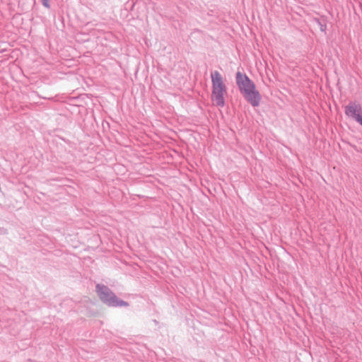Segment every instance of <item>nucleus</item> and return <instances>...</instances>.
Returning <instances> with one entry per match:
<instances>
[{
	"label": "nucleus",
	"instance_id": "nucleus-6",
	"mask_svg": "<svg viewBox=\"0 0 362 362\" xmlns=\"http://www.w3.org/2000/svg\"><path fill=\"white\" fill-rule=\"evenodd\" d=\"M317 22L320 26V29L322 32H325L326 30L327 26L325 24H322L319 20H317Z\"/></svg>",
	"mask_w": 362,
	"mask_h": 362
},
{
	"label": "nucleus",
	"instance_id": "nucleus-5",
	"mask_svg": "<svg viewBox=\"0 0 362 362\" xmlns=\"http://www.w3.org/2000/svg\"><path fill=\"white\" fill-rule=\"evenodd\" d=\"M246 101L252 107H258L262 99L259 92L256 89V86L252 89L243 94Z\"/></svg>",
	"mask_w": 362,
	"mask_h": 362
},
{
	"label": "nucleus",
	"instance_id": "nucleus-1",
	"mask_svg": "<svg viewBox=\"0 0 362 362\" xmlns=\"http://www.w3.org/2000/svg\"><path fill=\"white\" fill-rule=\"evenodd\" d=\"M212 83V99L216 105L223 107L225 105L224 95L227 93V88L223 82L221 74L218 71L211 73Z\"/></svg>",
	"mask_w": 362,
	"mask_h": 362
},
{
	"label": "nucleus",
	"instance_id": "nucleus-3",
	"mask_svg": "<svg viewBox=\"0 0 362 362\" xmlns=\"http://www.w3.org/2000/svg\"><path fill=\"white\" fill-rule=\"evenodd\" d=\"M344 113L362 126V107L360 104L350 102L345 106Z\"/></svg>",
	"mask_w": 362,
	"mask_h": 362
},
{
	"label": "nucleus",
	"instance_id": "nucleus-4",
	"mask_svg": "<svg viewBox=\"0 0 362 362\" xmlns=\"http://www.w3.org/2000/svg\"><path fill=\"white\" fill-rule=\"evenodd\" d=\"M235 81L242 95L255 87V83L246 74L240 71L236 73Z\"/></svg>",
	"mask_w": 362,
	"mask_h": 362
},
{
	"label": "nucleus",
	"instance_id": "nucleus-2",
	"mask_svg": "<svg viewBox=\"0 0 362 362\" xmlns=\"http://www.w3.org/2000/svg\"><path fill=\"white\" fill-rule=\"evenodd\" d=\"M95 288L100 300L108 306L127 307L129 305L127 301L119 299L107 286L98 284Z\"/></svg>",
	"mask_w": 362,
	"mask_h": 362
},
{
	"label": "nucleus",
	"instance_id": "nucleus-7",
	"mask_svg": "<svg viewBox=\"0 0 362 362\" xmlns=\"http://www.w3.org/2000/svg\"><path fill=\"white\" fill-rule=\"evenodd\" d=\"M41 2L45 7L47 8H50L49 0H41Z\"/></svg>",
	"mask_w": 362,
	"mask_h": 362
}]
</instances>
